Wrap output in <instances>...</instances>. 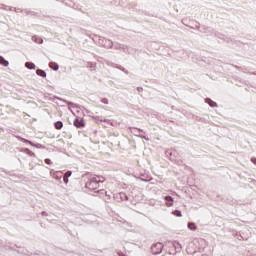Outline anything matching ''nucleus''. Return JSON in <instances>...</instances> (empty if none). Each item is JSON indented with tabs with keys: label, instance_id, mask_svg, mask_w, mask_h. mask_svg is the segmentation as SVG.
Segmentation results:
<instances>
[{
	"label": "nucleus",
	"instance_id": "1",
	"mask_svg": "<svg viewBox=\"0 0 256 256\" xmlns=\"http://www.w3.org/2000/svg\"><path fill=\"white\" fill-rule=\"evenodd\" d=\"M104 182H105V178H103V176H93L90 179V182L86 184V187H88V189H93L94 187L97 188L98 183H104Z\"/></svg>",
	"mask_w": 256,
	"mask_h": 256
},
{
	"label": "nucleus",
	"instance_id": "2",
	"mask_svg": "<svg viewBox=\"0 0 256 256\" xmlns=\"http://www.w3.org/2000/svg\"><path fill=\"white\" fill-rule=\"evenodd\" d=\"M163 251V244L161 242L156 243L154 246H152V253L154 255H159Z\"/></svg>",
	"mask_w": 256,
	"mask_h": 256
},
{
	"label": "nucleus",
	"instance_id": "3",
	"mask_svg": "<svg viewBox=\"0 0 256 256\" xmlns=\"http://www.w3.org/2000/svg\"><path fill=\"white\" fill-rule=\"evenodd\" d=\"M74 126L79 127H85V121H83V118H76L74 121Z\"/></svg>",
	"mask_w": 256,
	"mask_h": 256
},
{
	"label": "nucleus",
	"instance_id": "4",
	"mask_svg": "<svg viewBox=\"0 0 256 256\" xmlns=\"http://www.w3.org/2000/svg\"><path fill=\"white\" fill-rule=\"evenodd\" d=\"M165 201H166L167 207H173V203L175 200H173V197L171 196H166Z\"/></svg>",
	"mask_w": 256,
	"mask_h": 256
},
{
	"label": "nucleus",
	"instance_id": "5",
	"mask_svg": "<svg viewBox=\"0 0 256 256\" xmlns=\"http://www.w3.org/2000/svg\"><path fill=\"white\" fill-rule=\"evenodd\" d=\"M71 175H73V172H71V171H67L64 174L63 181H64L65 185H67V183H69V177H71Z\"/></svg>",
	"mask_w": 256,
	"mask_h": 256
},
{
	"label": "nucleus",
	"instance_id": "6",
	"mask_svg": "<svg viewBox=\"0 0 256 256\" xmlns=\"http://www.w3.org/2000/svg\"><path fill=\"white\" fill-rule=\"evenodd\" d=\"M50 69H53L54 71H59V65L55 62H50L49 64Z\"/></svg>",
	"mask_w": 256,
	"mask_h": 256
},
{
	"label": "nucleus",
	"instance_id": "7",
	"mask_svg": "<svg viewBox=\"0 0 256 256\" xmlns=\"http://www.w3.org/2000/svg\"><path fill=\"white\" fill-rule=\"evenodd\" d=\"M0 64L4 67H9V62L5 60V58H3L2 56H0Z\"/></svg>",
	"mask_w": 256,
	"mask_h": 256
},
{
	"label": "nucleus",
	"instance_id": "8",
	"mask_svg": "<svg viewBox=\"0 0 256 256\" xmlns=\"http://www.w3.org/2000/svg\"><path fill=\"white\" fill-rule=\"evenodd\" d=\"M37 75H39L40 77H47V73L41 69H38L36 71Z\"/></svg>",
	"mask_w": 256,
	"mask_h": 256
},
{
	"label": "nucleus",
	"instance_id": "9",
	"mask_svg": "<svg viewBox=\"0 0 256 256\" xmlns=\"http://www.w3.org/2000/svg\"><path fill=\"white\" fill-rule=\"evenodd\" d=\"M29 145H32V147H36V149H45V146L42 144H33V142H29Z\"/></svg>",
	"mask_w": 256,
	"mask_h": 256
},
{
	"label": "nucleus",
	"instance_id": "10",
	"mask_svg": "<svg viewBox=\"0 0 256 256\" xmlns=\"http://www.w3.org/2000/svg\"><path fill=\"white\" fill-rule=\"evenodd\" d=\"M173 247L175 249H183V246L181 245V243H179V241H174L173 242Z\"/></svg>",
	"mask_w": 256,
	"mask_h": 256
},
{
	"label": "nucleus",
	"instance_id": "11",
	"mask_svg": "<svg viewBox=\"0 0 256 256\" xmlns=\"http://www.w3.org/2000/svg\"><path fill=\"white\" fill-rule=\"evenodd\" d=\"M206 103H208L210 107H217V103L213 102L211 99H206Z\"/></svg>",
	"mask_w": 256,
	"mask_h": 256
},
{
	"label": "nucleus",
	"instance_id": "12",
	"mask_svg": "<svg viewBox=\"0 0 256 256\" xmlns=\"http://www.w3.org/2000/svg\"><path fill=\"white\" fill-rule=\"evenodd\" d=\"M188 229H190V231H195V229H197V227L195 226V223L190 222V223H188Z\"/></svg>",
	"mask_w": 256,
	"mask_h": 256
},
{
	"label": "nucleus",
	"instance_id": "13",
	"mask_svg": "<svg viewBox=\"0 0 256 256\" xmlns=\"http://www.w3.org/2000/svg\"><path fill=\"white\" fill-rule=\"evenodd\" d=\"M55 129H63V122L58 121L55 123Z\"/></svg>",
	"mask_w": 256,
	"mask_h": 256
},
{
	"label": "nucleus",
	"instance_id": "14",
	"mask_svg": "<svg viewBox=\"0 0 256 256\" xmlns=\"http://www.w3.org/2000/svg\"><path fill=\"white\" fill-rule=\"evenodd\" d=\"M26 67H27V69H35V64H33L31 62H27Z\"/></svg>",
	"mask_w": 256,
	"mask_h": 256
},
{
	"label": "nucleus",
	"instance_id": "15",
	"mask_svg": "<svg viewBox=\"0 0 256 256\" xmlns=\"http://www.w3.org/2000/svg\"><path fill=\"white\" fill-rule=\"evenodd\" d=\"M173 215H175L176 217H182L181 211H179V210H175L173 212Z\"/></svg>",
	"mask_w": 256,
	"mask_h": 256
},
{
	"label": "nucleus",
	"instance_id": "16",
	"mask_svg": "<svg viewBox=\"0 0 256 256\" xmlns=\"http://www.w3.org/2000/svg\"><path fill=\"white\" fill-rule=\"evenodd\" d=\"M24 153H27V155H32V156L35 155V153H33L31 150L27 148L24 149Z\"/></svg>",
	"mask_w": 256,
	"mask_h": 256
},
{
	"label": "nucleus",
	"instance_id": "17",
	"mask_svg": "<svg viewBox=\"0 0 256 256\" xmlns=\"http://www.w3.org/2000/svg\"><path fill=\"white\" fill-rule=\"evenodd\" d=\"M18 139H20V141H23V143H31V141H29L25 138L18 137Z\"/></svg>",
	"mask_w": 256,
	"mask_h": 256
},
{
	"label": "nucleus",
	"instance_id": "18",
	"mask_svg": "<svg viewBox=\"0 0 256 256\" xmlns=\"http://www.w3.org/2000/svg\"><path fill=\"white\" fill-rule=\"evenodd\" d=\"M45 163H46L47 165H51V163H52V162H51V159L46 158V159H45Z\"/></svg>",
	"mask_w": 256,
	"mask_h": 256
},
{
	"label": "nucleus",
	"instance_id": "19",
	"mask_svg": "<svg viewBox=\"0 0 256 256\" xmlns=\"http://www.w3.org/2000/svg\"><path fill=\"white\" fill-rule=\"evenodd\" d=\"M102 103H105V105H107V103H109V101L107 99H103Z\"/></svg>",
	"mask_w": 256,
	"mask_h": 256
},
{
	"label": "nucleus",
	"instance_id": "20",
	"mask_svg": "<svg viewBox=\"0 0 256 256\" xmlns=\"http://www.w3.org/2000/svg\"><path fill=\"white\" fill-rule=\"evenodd\" d=\"M251 161L254 163V165H256V158H252Z\"/></svg>",
	"mask_w": 256,
	"mask_h": 256
},
{
	"label": "nucleus",
	"instance_id": "21",
	"mask_svg": "<svg viewBox=\"0 0 256 256\" xmlns=\"http://www.w3.org/2000/svg\"><path fill=\"white\" fill-rule=\"evenodd\" d=\"M37 43H43V39H39V41H37Z\"/></svg>",
	"mask_w": 256,
	"mask_h": 256
}]
</instances>
